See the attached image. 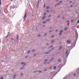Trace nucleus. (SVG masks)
Returning <instances> with one entry per match:
<instances>
[{"instance_id":"412c9836","label":"nucleus","mask_w":79,"mask_h":79,"mask_svg":"<svg viewBox=\"0 0 79 79\" xmlns=\"http://www.w3.org/2000/svg\"><path fill=\"white\" fill-rule=\"evenodd\" d=\"M60 15H58V16H57L58 18H60Z\"/></svg>"},{"instance_id":"79ce46f5","label":"nucleus","mask_w":79,"mask_h":79,"mask_svg":"<svg viewBox=\"0 0 79 79\" xmlns=\"http://www.w3.org/2000/svg\"><path fill=\"white\" fill-rule=\"evenodd\" d=\"M11 40H13V38H11Z\"/></svg>"},{"instance_id":"473e14b6","label":"nucleus","mask_w":79,"mask_h":79,"mask_svg":"<svg viewBox=\"0 0 79 79\" xmlns=\"http://www.w3.org/2000/svg\"><path fill=\"white\" fill-rule=\"evenodd\" d=\"M50 16H51V15H50L49 16H48L49 18H50Z\"/></svg>"},{"instance_id":"c03bdc74","label":"nucleus","mask_w":79,"mask_h":79,"mask_svg":"<svg viewBox=\"0 0 79 79\" xmlns=\"http://www.w3.org/2000/svg\"><path fill=\"white\" fill-rule=\"evenodd\" d=\"M67 23H69V20H68L67 22Z\"/></svg>"},{"instance_id":"6ab92c4d","label":"nucleus","mask_w":79,"mask_h":79,"mask_svg":"<svg viewBox=\"0 0 79 79\" xmlns=\"http://www.w3.org/2000/svg\"><path fill=\"white\" fill-rule=\"evenodd\" d=\"M8 36H9V35H7L6 36V39H7V38H8Z\"/></svg>"},{"instance_id":"bf43d9fd","label":"nucleus","mask_w":79,"mask_h":79,"mask_svg":"<svg viewBox=\"0 0 79 79\" xmlns=\"http://www.w3.org/2000/svg\"><path fill=\"white\" fill-rule=\"evenodd\" d=\"M48 63V64H49L50 62H49V63Z\"/></svg>"},{"instance_id":"6e6552de","label":"nucleus","mask_w":79,"mask_h":79,"mask_svg":"<svg viewBox=\"0 0 79 79\" xmlns=\"http://www.w3.org/2000/svg\"><path fill=\"white\" fill-rule=\"evenodd\" d=\"M38 72H39L40 73H42V70L39 71Z\"/></svg>"},{"instance_id":"7c9ffc66","label":"nucleus","mask_w":79,"mask_h":79,"mask_svg":"<svg viewBox=\"0 0 79 79\" xmlns=\"http://www.w3.org/2000/svg\"><path fill=\"white\" fill-rule=\"evenodd\" d=\"M53 60V58H52V60H51L50 61H52V60Z\"/></svg>"},{"instance_id":"5701e85b","label":"nucleus","mask_w":79,"mask_h":79,"mask_svg":"<svg viewBox=\"0 0 79 79\" xmlns=\"http://www.w3.org/2000/svg\"><path fill=\"white\" fill-rule=\"evenodd\" d=\"M50 19H48L47 20V21H50Z\"/></svg>"},{"instance_id":"6e6d98bb","label":"nucleus","mask_w":79,"mask_h":79,"mask_svg":"<svg viewBox=\"0 0 79 79\" xmlns=\"http://www.w3.org/2000/svg\"><path fill=\"white\" fill-rule=\"evenodd\" d=\"M78 23H79V20H78Z\"/></svg>"},{"instance_id":"774afa93","label":"nucleus","mask_w":79,"mask_h":79,"mask_svg":"<svg viewBox=\"0 0 79 79\" xmlns=\"http://www.w3.org/2000/svg\"><path fill=\"white\" fill-rule=\"evenodd\" d=\"M51 11H52V10H51Z\"/></svg>"},{"instance_id":"e2e57ef3","label":"nucleus","mask_w":79,"mask_h":79,"mask_svg":"<svg viewBox=\"0 0 79 79\" xmlns=\"http://www.w3.org/2000/svg\"><path fill=\"white\" fill-rule=\"evenodd\" d=\"M8 34H10V32H9L8 33Z\"/></svg>"},{"instance_id":"72a5a7b5","label":"nucleus","mask_w":79,"mask_h":79,"mask_svg":"<svg viewBox=\"0 0 79 79\" xmlns=\"http://www.w3.org/2000/svg\"><path fill=\"white\" fill-rule=\"evenodd\" d=\"M45 5L44 4V8H45Z\"/></svg>"},{"instance_id":"c85d7f7f","label":"nucleus","mask_w":79,"mask_h":79,"mask_svg":"<svg viewBox=\"0 0 79 79\" xmlns=\"http://www.w3.org/2000/svg\"><path fill=\"white\" fill-rule=\"evenodd\" d=\"M52 47H53V46H51L50 47V48H52Z\"/></svg>"},{"instance_id":"7ed1b4c3","label":"nucleus","mask_w":79,"mask_h":79,"mask_svg":"<svg viewBox=\"0 0 79 79\" xmlns=\"http://www.w3.org/2000/svg\"><path fill=\"white\" fill-rule=\"evenodd\" d=\"M67 42L68 44H71V41L69 40H67Z\"/></svg>"},{"instance_id":"2eb2a0df","label":"nucleus","mask_w":79,"mask_h":79,"mask_svg":"<svg viewBox=\"0 0 79 79\" xmlns=\"http://www.w3.org/2000/svg\"><path fill=\"white\" fill-rule=\"evenodd\" d=\"M32 51L33 52H35V50H32Z\"/></svg>"},{"instance_id":"37998d69","label":"nucleus","mask_w":79,"mask_h":79,"mask_svg":"<svg viewBox=\"0 0 79 79\" xmlns=\"http://www.w3.org/2000/svg\"><path fill=\"white\" fill-rule=\"evenodd\" d=\"M45 35H47V33H45L44 34Z\"/></svg>"},{"instance_id":"bb28decb","label":"nucleus","mask_w":79,"mask_h":79,"mask_svg":"<svg viewBox=\"0 0 79 79\" xmlns=\"http://www.w3.org/2000/svg\"><path fill=\"white\" fill-rule=\"evenodd\" d=\"M54 37V36L53 35L51 36V37H52V38H53Z\"/></svg>"},{"instance_id":"603ef678","label":"nucleus","mask_w":79,"mask_h":79,"mask_svg":"<svg viewBox=\"0 0 79 79\" xmlns=\"http://www.w3.org/2000/svg\"><path fill=\"white\" fill-rule=\"evenodd\" d=\"M71 22H73V20H72Z\"/></svg>"},{"instance_id":"ddd939ff","label":"nucleus","mask_w":79,"mask_h":79,"mask_svg":"<svg viewBox=\"0 0 79 79\" xmlns=\"http://www.w3.org/2000/svg\"><path fill=\"white\" fill-rule=\"evenodd\" d=\"M47 23V22H43V24H45V23Z\"/></svg>"},{"instance_id":"338daca9","label":"nucleus","mask_w":79,"mask_h":79,"mask_svg":"<svg viewBox=\"0 0 79 79\" xmlns=\"http://www.w3.org/2000/svg\"><path fill=\"white\" fill-rule=\"evenodd\" d=\"M44 26H43V27H44Z\"/></svg>"},{"instance_id":"4c0bfd02","label":"nucleus","mask_w":79,"mask_h":79,"mask_svg":"<svg viewBox=\"0 0 79 79\" xmlns=\"http://www.w3.org/2000/svg\"><path fill=\"white\" fill-rule=\"evenodd\" d=\"M62 1H60L59 2V3H62Z\"/></svg>"},{"instance_id":"49530a36","label":"nucleus","mask_w":79,"mask_h":79,"mask_svg":"<svg viewBox=\"0 0 79 79\" xmlns=\"http://www.w3.org/2000/svg\"><path fill=\"white\" fill-rule=\"evenodd\" d=\"M47 12H49V11H48V10H47Z\"/></svg>"},{"instance_id":"58836bf2","label":"nucleus","mask_w":79,"mask_h":79,"mask_svg":"<svg viewBox=\"0 0 79 79\" xmlns=\"http://www.w3.org/2000/svg\"><path fill=\"white\" fill-rule=\"evenodd\" d=\"M44 15H46V14L45 13L44 14Z\"/></svg>"},{"instance_id":"3c124183","label":"nucleus","mask_w":79,"mask_h":79,"mask_svg":"<svg viewBox=\"0 0 79 79\" xmlns=\"http://www.w3.org/2000/svg\"><path fill=\"white\" fill-rule=\"evenodd\" d=\"M49 45V44H47L46 45H47V46L48 45Z\"/></svg>"},{"instance_id":"8fccbe9b","label":"nucleus","mask_w":79,"mask_h":79,"mask_svg":"<svg viewBox=\"0 0 79 79\" xmlns=\"http://www.w3.org/2000/svg\"><path fill=\"white\" fill-rule=\"evenodd\" d=\"M56 32H57V31H58V30H56Z\"/></svg>"},{"instance_id":"9b49d317","label":"nucleus","mask_w":79,"mask_h":79,"mask_svg":"<svg viewBox=\"0 0 79 79\" xmlns=\"http://www.w3.org/2000/svg\"><path fill=\"white\" fill-rule=\"evenodd\" d=\"M56 69V67H54V69Z\"/></svg>"},{"instance_id":"de8ad7c7","label":"nucleus","mask_w":79,"mask_h":79,"mask_svg":"<svg viewBox=\"0 0 79 79\" xmlns=\"http://www.w3.org/2000/svg\"><path fill=\"white\" fill-rule=\"evenodd\" d=\"M17 39H18V36L17 35Z\"/></svg>"},{"instance_id":"f257e3e1","label":"nucleus","mask_w":79,"mask_h":79,"mask_svg":"<svg viewBox=\"0 0 79 79\" xmlns=\"http://www.w3.org/2000/svg\"><path fill=\"white\" fill-rule=\"evenodd\" d=\"M60 33H59V35H61V34H62V33L63 32V31L60 30Z\"/></svg>"},{"instance_id":"09e8293b","label":"nucleus","mask_w":79,"mask_h":79,"mask_svg":"<svg viewBox=\"0 0 79 79\" xmlns=\"http://www.w3.org/2000/svg\"><path fill=\"white\" fill-rule=\"evenodd\" d=\"M49 29H52V27L49 28Z\"/></svg>"},{"instance_id":"dca6fc26","label":"nucleus","mask_w":79,"mask_h":79,"mask_svg":"<svg viewBox=\"0 0 79 79\" xmlns=\"http://www.w3.org/2000/svg\"><path fill=\"white\" fill-rule=\"evenodd\" d=\"M30 52H31V51H29L28 52H27V54H28L29 53H30Z\"/></svg>"},{"instance_id":"423d86ee","label":"nucleus","mask_w":79,"mask_h":79,"mask_svg":"<svg viewBox=\"0 0 79 79\" xmlns=\"http://www.w3.org/2000/svg\"><path fill=\"white\" fill-rule=\"evenodd\" d=\"M68 29V28H66L64 29V31H66V30H67Z\"/></svg>"},{"instance_id":"20e7f679","label":"nucleus","mask_w":79,"mask_h":79,"mask_svg":"<svg viewBox=\"0 0 79 79\" xmlns=\"http://www.w3.org/2000/svg\"><path fill=\"white\" fill-rule=\"evenodd\" d=\"M26 14H25V15L24 16V19H26Z\"/></svg>"},{"instance_id":"0e129e2a","label":"nucleus","mask_w":79,"mask_h":79,"mask_svg":"<svg viewBox=\"0 0 79 79\" xmlns=\"http://www.w3.org/2000/svg\"><path fill=\"white\" fill-rule=\"evenodd\" d=\"M58 0H57V1H56V2H58Z\"/></svg>"},{"instance_id":"f3484780","label":"nucleus","mask_w":79,"mask_h":79,"mask_svg":"<svg viewBox=\"0 0 79 79\" xmlns=\"http://www.w3.org/2000/svg\"><path fill=\"white\" fill-rule=\"evenodd\" d=\"M47 71V69H45L44 70V71Z\"/></svg>"},{"instance_id":"4468645a","label":"nucleus","mask_w":79,"mask_h":79,"mask_svg":"<svg viewBox=\"0 0 79 79\" xmlns=\"http://www.w3.org/2000/svg\"><path fill=\"white\" fill-rule=\"evenodd\" d=\"M16 75H15L14 76V77H15L14 78V79H15V77H16Z\"/></svg>"},{"instance_id":"a211bd4d","label":"nucleus","mask_w":79,"mask_h":79,"mask_svg":"<svg viewBox=\"0 0 79 79\" xmlns=\"http://www.w3.org/2000/svg\"><path fill=\"white\" fill-rule=\"evenodd\" d=\"M24 69V67H23L21 68V69Z\"/></svg>"},{"instance_id":"f03ea898","label":"nucleus","mask_w":79,"mask_h":79,"mask_svg":"<svg viewBox=\"0 0 79 79\" xmlns=\"http://www.w3.org/2000/svg\"><path fill=\"white\" fill-rule=\"evenodd\" d=\"M21 64H23V66H25V65H26V64H25V63H24V62H22L21 63Z\"/></svg>"},{"instance_id":"ea45409f","label":"nucleus","mask_w":79,"mask_h":79,"mask_svg":"<svg viewBox=\"0 0 79 79\" xmlns=\"http://www.w3.org/2000/svg\"><path fill=\"white\" fill-rule=\"evenodd\" d=\"M68 53V51H66V54Z\"/></svg>"},{"instance_id":"a18cd8bd","label":"nucleus","mask_w":79,"mask_h":79,"mask_svg":"<svg viewBox=\"0 0 79 79\" xmlns=\"http://www.w3.org/2000/svg\"><path fill=\"white\" fill-rule=\"evenodd\" d=\"M76 75V73H74V76H75Z\"/></svg>"},{"instance_id":"a878e982","label":"nucleus","mask_w":79,"mask_h":79,"mask_svg":"<svg viewBox=\"0 0 79 79\" xmlns=\"http://www.w3.org/2000/svg\"><path fill=\"white\" fill-rule=\"evenodd\" d=\"M37 72V71H35L34 72V73Z\"/></svg>"},{"instance_id":"393cba45","label":"nucleus","mask_w":79,"mask_h":79,"mask_svg":"<svg viewBox=\"0 0 79 79\" xmlns=\"http://www.w3.org/2000/svg\"><path fill=\"white\" fill-rule=\"evenodd\" d=\"M45 53V54H49V53H48V52H46Z\"/></svg>"},{"instance_id":"1a4fd4ad","label":"nucleus","mask_w":79,"mask_h":79,"mask_svg":"<svg viewBox=\"0 0 79 79\" xmlns=\"http://www.w3.org/2000/svg\"><path fill=\"white\" fill-rule=\"evenodd\" d=\"M45 18V16H44V17H43L42 19H44Z\"/></svg>"},{"instance_id":"69168bd1","label":"nucleus","mask_w":79,"mask_h":79,"mask_svg":"<svg viewBox=\"0 0 79 79\" xmlns=\"http://www.w3.org/2000/svg\"><path fill=\"white\" fill-rule=\"evenodd\" d=\"M11 1H13V0H11Z\"/></svg>"},{"instance_id":"a19ab883","label":"nucleus","mask_w":79,"mask_h":79,"mask_svg":"<svg viewBox=\"0 0 79 79\" xmlns=\"http://www.w3.org/2000/svg\"><path fill=\"white\" fill-rule=\"evenodd\" d=\"M53 49H54V48H52V50H53Z\"/></svg>"},{"instance_id":"13d9d810","label":"nucleus","mask_w":79,"mask_h":79,"mask_svg":"<svg viewBox=\"0 0 79 79\" xmlns=\"http://www.w3.org/2000/svg\"><path fill=\"white\" fill-rule=\"evenodd\" d=\"M27 56L25 57V58H27Z\"/></svg>"},{"instance_id":"4d7b16f0","label":"nucleus","mask_w":79,"mask_h":79,"mask_svg":"<svg viewBox=\"0 0 79 79\" xmlns=\"http://www.w3.org/2000/svg\"><path fill=\"white\" fill-rule=\"evenodd\" d=\"M12 71L13 72H14V71H13V70L12 69Z\"/></svg>"},{"instance_id":"680f3d73","label":"nucleus","mask_w":79,"mask_h":79,"mask_svg":"<svg viewBox=\"0 0 79 79\" xmlns=\"http://www.w3.org/2000/svg\"><path fill=\"white\" fill-rule=\"evenodd\" d=\"M21 75H22V76H23V74H21Z\"/></svg>"},{"instance_id":"c9c22d12","label":"nucleus","mask_w":79,"mask_h":79,"mask_svg":"<svg viewBox=\"0 0 79 79\" xmlns=\"http://www.w3.org/2000/svg\"><path fill=\"white\" fill-rule=\"evenodd\" d=\"M52 43H53V42H54V41H52Z\"/></svg>"},{"instance_id":"f704fd0d","label":"nucleus","mask_w":79,"mask_h":79,"mask_svg":"<svg viewBox=\"0 0 79 79\" xmlns=\"http://www.w3.org/2000/svg\"><path fill=\"white\" fill-rule=\"evenodd\" d=\"M69 53H68L67 55V56H68V55H69Z\"/></svg>"},{"instance_id":"864d4df0","label":"nucleus","mask_w":79,"mask_h":79,"mask_svg":"<svg viewBox=\"0 0 79 79\" xmlns=\"http://www.w3.org/2000/svg\"><path fill=\"white\" fill-rule=\"evenodd\" d=\"M69 2H70V3H72V1H70Z\"/></svg>"},{"instance_id":"c756f323","label":"nucleus","mask_w":79,"mask_h":79,"mask_svg":"<svg viewBox=\"0 0 79 79\" xmlns=\"http://www.w3.org/2000/svg\"><path fill=\"white\" fill-rule=\"evenodd\" d=\"M52 67H50V68H49V69H52Z\"/></svg>"},{"instance_id":"b1692460","label":"nucleus","mask_w":79,"mask_h":79,"mask_svg":"<svg viewBox=\"0 0 79 79\" xmlns=\"http://www.w3.org/2000/svg\"><path fill=\"white\" fill-rule=\"evenodd\" d=\"M0 6H1V0H0Z\"/></svg>"},{"instance_id":"052dcab7","label":"nucleus","mask_w":79,"mask_h":79,"mask_svg":"<svg viewBox=\"0 0 79 79\" xmlns=\"http://www.w3.org/2000/svg\"><path fill=\"white\" fill-rule=\"evenodd\" d=\"M44 64H46V63H44Z\"/></svg>"},{"instance_id":"0eeeda50","label":"nucleus","mask_w":79,"mask_h":79,"mask_svg":"<svg viewBox=\"0 0 79 79\" xmlns=\"http://www.w3.org/2000/svg\"><path fill=\"white\" fill-rule=\"evenodd\" d=\"M47 10H48V9H49V6H47Z\"/></svg>"},{"instance_id":"f8f14e48","label":"nucleus","mask_w":79,"mask_h":79,"mask_svg":"<svg viewBox=\"0 0 79 79\" xmlns=\"http://www.w3.org/2000/svg\"><path fill=\"white\" fill-rule=\"evenodd\" d=\"M62 48V47H60V48H59V50H61V49Z\"/></svg>"},{"instance_id":"5fc2aeb1","label":"nucleus","mask_w":79,"mask_h":79,"mask_svg":"<svg viewBox=\"0 0 79 79\" xmlns=\"http://www.w3.org/2000/svg\"><path fill=\"white\" fill-rule=\"evenodd\" d=\"M70 7H73V6H71Z\"/></svg>"},{"instance_id":"4be33fe9","label":"nucleus","mask_w":79,"mask_h":79,"mask_svg":"<svg viewBox=\"0 0 79 79\" xmlns=\"http://www.w3.org/2000/svg\"><path fill=\"white\" fill-rule=\"evenodd\" d=\"M40 35H38L37 37H40Z\"/></svg>"},{"instance_id":"39448f33","label":"nucleus","mask_w":79,"mask_h":79,"mask_svg":"<svg viewBox=\"0 0 79 79\" xmlns=\"http://www.w3.org/2000/svg\"><path fill=\"white\" fill-rule=\"evenodd\" d=\"M58 61H59V62H60H60H61V60L59 59L58 60Z\"/></svg>"},{"instance_id":"cd10ccee","label":"nucleus","mask_w":79,"mask_h":79,"mask_svg":"<svg viewBox=\"0 0 79 79\" xmlns=\"http://www.w3.org/2000/svg\"><path fill=\"white\" fill-rule=\"evenodd\" d=\"M68 26H69V23H68Z\"/></svg>"},{"instance_id":"9d476101","label":"nucleus","mask_w":79,"mask_h":79,"mask_svg":"<svg viewBox=\"0 0 79 79\" xmlns=\"http://www.w3.org/2000/svg\"><path fill=\"white\" fill-rule=\"evenodd\" d=\"M44 61H48V59L44 60Z\"/></svg>"},{"instance_id":"e433bc0d","label":"nucleus","mask_w":79,"mask_h":79,"mask_svg":"<svg viewBox=\"0 0 79 79\" xmlns=\"http://www.w3.org/2000/svg\"><path fill=\"white\" fill-rule=\"evenodd\" d=\"M60 5V4H56V5Z\"/></svg>"},{"instance_id":"2f4dec72","label":"nucleus","mask_w":79,"mask_h":79,"mask_svg":"<svg viewBox=\"0 0 79 79\" xmlns=\"http://www.w3.org/2000/svg\"><path fill=\"white\" fill-rule=\"evenodd\" d=\"M52 32V31H49V32Z\"/></svg>"},{"instance_id":"aec40b11","label":"nucleus","mask_w":79,"mask_h":79,"mask_svg":"<svg viewBox=\"0 0 79 79\" xmlns=\"http://www.w3.org/2000/svg\"><path fill=\"white\" fill-rule=\"evenodd\" d=\"M0 79H3V77H1Z\"/></svg>"}]
</instances>
